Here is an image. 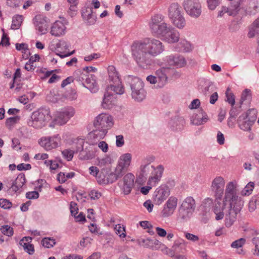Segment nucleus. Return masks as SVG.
<instances>
[{
	"instance_id": "nucleus-14",
	"label": "nucleus",
	"mask_w": 259,
	"mask_h": 259,
	"mask_svg": "<svg viewBox=\"0 0 259 259\" xmlns=\"http://www.w3.org/2000/svg\"><path fill=\"white\" fill-rule=\"evenodd\" d=\"M170 194V190L166 186L157 188L153 194V200L156 205H160Z\"/></svg>"
},
{
	"instance_id": "nucleus-22",
	"label": "nucleus",
	"mask_w": 259,
	"mask_h": 259,
	"mask_svg": "<svg viewBox=\"0 0 259 259\" xmlns=\"http://www.w3.org/2000/svg\"><path fill=\"white\" fill-rule=\"evenodd\" d=\"M84 83L85 86L83 87L89 90L91 92L95 93L98 91L99 87L97 82V77L95 75L88 74L85 78Z\"/></svg>"
},
{
	"instance_id": "nucleus-17",
	"label": "nucleus",
	"mask_w": 259,
	"mask_h": 259,
	"mask_svg": "<svg viewBox=\"0 0 259 259\" xmlns=\"http://www.w3.org/2000/svg\"><path fill=\"white\" fill-rule=\"evenodd\" d=\"M163 60L167 65L175 66L177 68L184 67L186 64L185 58L178 55L166 56Z\"/></svg>"
},
{
	"instance_id": "nucleus-41",
	"label": "nucleus",
	"mask_w": 259,
	"mask_h": 259,
	"mask_svg": "<svg viewBox=\"0 0 259 259\" xmlns=\"http://www.w3.org/2000/svg\"><path fill=\"white\" fill-rule=\"evenodd\" d=\"M41 244L45 247L50 248L53 247L56 244L55 240L51 237H46L42 239Z\"/></svg>"
},
{
	"instance_id": "nucleus-8",
	"label": "nucleus",
	"mask_w": 259,
	"mask_h": 259,
	"mask_svg": "<svg viewBox=\"0 0 259 259\" xmlns=\"http://www.w3.org/2000/svg\"><path fill=\"white\" fill-rule=\"evenodd\" d=\"M109 84L108 87L115 89V94L122 95L124 92V89L119 78V75L115 67L111 65L108 67Z\"/></svg>"
},
{
	"instance_id": "nucleus-26",
	"label": "nucleus",
	"mask_w": 259,
	"mask_h": 259,
	"mask_svg": "<svg viewBox=\"0 0 259 259\" xmlns=\"http://www.w3.org/2000/svg\"><path fill=\"white\" fill-rule=\"evenodd\" d=\"M66 27L64 24L60 21H56L51 27V34L55 36H60L65 33Z\"/></svg>"
},
{
	"instance_id": "nucleus-50",
	"label": "nucleus",
	"mask_w": 259,
	"mask_h": 259,
	"mask_svg": "<svg viewBox=\"0 0 259 259\" xmlns=\"http://www.w3.org/2000/svg\"><path fill=\"white\" fill-rule=\"evenodd\" d=\"M226 96L227 98L226 101L231 105V106H233L235 103V97L229 88L227 89L226 92Z\"/></svg>"
},
{
	"instance_id": "nucleus-56",
	"label": "nucleus",
	"mask_w": 259,
	"mask_h": 259,
	"mask_svg": "<svg viewBox=\"0 0 259 259\" xmlns=\"http://www.w3.org/2000/svg\"><path fill=\"white\" fill-rule=\"evenodd\" d=\"M251 98V91L249 89H245L243 91L241 95V101L243 102L247 99H250Z\"/></svg>"
},
{
	"instance_id": "nucleus-61",
	"label": "nucleus",
	"mask_w": 259,
	"mask_h": 259,
	"mask_svg": "<svg viewBox=\"0 0 259 259\" xmlns=\"http://www.w3.org/2000/svg\"><path fill=\"white\" fill-rule=\"evenodd\" d=\"M10 42H9V38L7 36L6 34H5L4 32L3 33L1 41L0 42V45H2L3 46H9L10 45Z\"/></svg>"
},
{
	"instance_id": "nucleus-64",
	"label": "nucleus",
	"mask_w": 259,
	"mask_h": 259,
	"mask_svg": "<svg viewBox=\"0 0 259 259\" xmlns=\"http://www.w3.org/2000/svg\"><path fill=\"white\" fill-rule=\"evenodd\" d=\"M185 235V237L188 240L192 241L193 242H196L199 240V237L198 236L191 234V233H186Z\"/></svg>"
},
{
	"instance_id": "nucleus-28",
	"label": "nucleus",
	"mask_w": 259,
	"mask_h": 259,
	"mask_svg": "<svg viewBox=\"0 0 259 259\" xmlns=\"http://www.w3.org/2000/svg\"><path fill=\"white\" fill-rule=\"evenodd\" d=\"M238 122L239 126L241 130L249 132L251 131V126L254 123L247 118V116H244L243 115L239 116Z\"/></svg>"
},
{
	"instance_id": "nucleus-10",
	"label": "nucleus",
	"mask_w": 259,
	"mask_h": 259,
	"mask_svg": "<svg viewBox=\"0 0 259 259\" xmlns=\"http://www.w3.org/2000/svg\"><path fill=\"white\" fill-rule=\"evenodd\" d=\"M186 12L191 17L197 18L201 13V6L198 0H184L183 3Z\"/></svg>"
},
{
	"instance_id": "nucleus-32",
	"label": "nucleus",
	"mask_w": 259,
	"mask_h": 259,
	"mask_svg": "<svg viewBox=\"0 0 259 259\" xmlns=\"http://www.w3.org/2000/svg\"><path fill=\"white\" fill-rule=\"evenodd\" d=\"M193 213V212L180 206L178 212V219L182 222H187L190 219Z\"/></svg>"
},
{
	"instance_id": "nucleus-31",
	"label": "nucleus",
	"mask_w": 259,
	"mask_h": 259,
	"mask_svg": "<svg viewBox=\"0 0 259 259\" xmlns=\"http://www.w3.org/2000/svg\"><path fill=\"white\" fill-rule=\"evenodd\" d=\"M180 207L194 212L196 207L195 201L192 197H187L183 201Z\"/></svg>"
},
{
	"instance_id": "nucleus-5",
	"label": "nucleus",
	"mask_w": 259,
	"mask_h": 259,
	"mask_svg": "<svg viewBox=\"0 0 259 259\" xmlns=\"http://www.w3.org/2000/svg\"><path fill=\"white\" fill-rule=\"evenodd\" d=\"M125 81L130 87L131 96L133 99L141 102L145 98L146 93L144 89V83L140 78L128 75L126 77Z\"/></svg>"
},
{
	"instance_id": "nucleus-23",
	"label": "nucleus",
	"mask_w": 259,
	"mask_h": 259,
	"mask_svg": "<svg viewBox=\"0 0 259 259\" xmlns=\"http://www.w3.org/2000/svg\"><path fill=\"white\" fill-rule=\"evenodd\" d=\"M26 183L25 176L23 174L18 175L16 179L13 182L10 189L14 193H20L22 187Z\"/></svg>"
},
{
	"instance_id": "nucleus-35",
	"label": "nucleus",
	"mask_w": 259,
	"mask_h": 259,
	"mask_svg": "<svg viewBox=\"0 0 259 259\" xmlns=\"http://www.w3.org/2000/svg\"><path fill=\"white\" fill-rule=\"evenodd\" d=\"M175 50L178 52H189L192 50L191 44L185 39H182L177 45Z\"/></svg>"
},
{
	"instance_id": "nucleus-63",
	"label": "nucleus",
	"mask_w": 259,
	"mask_h": 259,
	"mask_svg": "<svg viewBox=\"0 0 259 259\" xmlns=\"http://www.w3.org/2000/svg\"><path fill=\"white\" fill-rule=\"evenodd\" d=\"M76 5L77 4H71L68 10V13L71 17L76 15V12L77 11Z\"/></svg>"
},
{
	"instance_id": "nucleus-52",
	"label": "nucleus",
	"mask_w": 259,
	"mask_h": 259,
	"mask_svg": "<svg viewBox=\"0 0 259 259\" xmlns=\"http://www.w3.org/2000/svg\"><path fill=\"white\" fill-rule=\"evenodd\" d=\"M20 119V116H16L7 118L6 121V125L7 126H12L17 123Z\"/></svg>"
},
{
	"instance_id": "nucleus-4",
	"label": "nucleus",
	"mask_w": 259,
	"mask_h": 259,
	"mask_svg": "<svg viewBox=\"0 0 259 259\" xmlns=\"http://www.w3.org/2000/svg\"><path fill=\"white\" fill-rule=\"evenodd\" d=\"M51 118L49 108L41 107L32 113L27 124L36 129L45 126Z\"/></svg>"
},
{
	"instance_id": "nucleus-40",
	"label": "nucleus",
	"mask_w": 259,
	"mask_h": 259,
	"mask_svg": "<svg viewBox=\"0 0 259 259\" xmlns=\"http://www.w3.org/2000/svg\"><path fill=\"white\" fill-rule=\"evenodd\" d=\"M20 245L23 246L24 251L29 255H32L34 253V247L32 244L24 243L23 242V240H20Z\"/></svg>"
},
{
	"instance_id": "nucleus-54",
	"label": "nucleus",
	"mask_w": 259,
	"mask_h": 259,
	"mask_svg": "<svg viewBox=\"0 0 259 259\" xmlns=\"http://www.w3.org/2000/svg\"><path fill=\"white\" fill-rule=\"evenodd\" d=\"M114 229L116 234L118 235L120 237L124 238L125 237V231L124 227H121L120 225L118 224L115 226Z\"/></svg>"
},
{
	"instance_id": "nucleus-30",
	"label": "nucleus",
	"mask_w": 259,
	"mask_h": 259,
	"mask_svg": "<svg viewBox=\"0 0 259 259\" xmlns=\"http://www.w3.org/2000/svg\"><path fill=\"white\" fill-rule=\"evenodd\" d=\"M259 35V17L248 27L247 36L252 38Z\"/></svg>"
},
{
	"instance_id": "nucleus-58",
	"label": "nucleus",
	"mask_w": 259,
	"mask_h": 259,
	"mask_svg": "<svg viewBox=\"0 0 259 259\" xmlns=\"http://www.w3.org/2000/svg\"><path fill=\"white\" fill-rule=\"evenodd\" d=\"M56 47L58 49H60L61 50H67L68 49L69 46L66 41L64 40H60L57 44Z\"/></svg>"
},
{
	"instance_id": "nucleus-24",
	"label": "nucleus",
	"mask_w": 259,
	"mask_h": 259,
	"mask_svg": "<svg viewBox=\"0 0 259 259\" xmlns=\"http://www.w3.org/2000/svg\"><path fill=\"white\" fill-rule=\"evenodd\" d=\"M208 120L206 113L202 109L198 111V113L194 114L191 121L192 124L199 125L206 123Z\"/></svg>"
},
{
	"instance_id": "nucleus-42",
	"label": "nucleus",
	"mask_w": 259,
	"mask_h": 259,
	"mask_svg": "<svg viewBox=\"0 0 259 259\" xmlns=\"http://www.w3.org/2000/svg\"><path fill=\"white\" fill-rule=\"evenodd\" d=\"M153 166H150L149 165V163L145 164H142L141 166L140 169H141V174L140 176L142 177H145L147 176L149 173V172L154 168Z\"/></svg>"
},
{
	"instance_id": "nucleus-57",
	"label": "nucleus",
	"mask_w": 259,
	"mask_h": 259,
	"mask_svg": "<svg viewBox=\"0 0 259 259\" xmlns=\"http://www.w3.org/2000/svg\"><path fill=\"white\" fill-rule=\"evenodd\" d=\"M208 7L210 10H213L219 4V0H207Z\"/></svg>"
},
{
	"instance_id": "nucleus-3",
	"label": "nucleus",
	"mask_w": 259,
	"mask_h": 259,
	"mask_svg": "<svg viewBox=\"0 0 259 259\" xmlns=\"http://www.w3.org/2000/svg\"><path fill=\"white\" fill-rule=\"evenodd\" d=\"M243 203L240 202L237 203L229 202L227 203L224 207L220 208V213L223 214V217L221 219L218 218L219 215L214 211V206H213V212L215 214V220H220L224 218L225 210V225L227 227H231L236 221L237 214L242 209Z\"/></svg>"
},
{
	"instance_id": "nucleus-2",
	"label": "nucleus",
	"mask_w": 259,
	"mask_h": 259,
	"mask_svg": "<svg viewBox=\"0 0 259 259\" xmlns=\"http://www.w3.org/2000/svg\"><path fill=\"white\" fill-rule=\"evenodd\" d=\"M237 187L238 185L236 181L229 182L227 184L225 191V196L223 201L221 202V198L218 202H215L214 204V211L219 214L218 218L221 219L222 218L223 214L220 213V208L224 207L227 203H238L239 202L243 203L237 195Z\"/></svg>"
},
{
	"instance_id": "nucleus-45",
	"label": "nucleus",
	"mask_w": 259,
	"mask_h": 259,
	"mask_svg": "<svg viewBox=\"0 0 259 259\" xmlns=\"http://www.w3.org/2000/svg\"><path fill=\"white\" fill-rule=\"evenodd\" d=\"M244 116H247L250 120L252 121L254 123L256 119V110L254 109H251L248 110L245 114H243Z\"/></svg>"
},
{
	"instance_id": "nucleus-51",
	"label": "nucleus",
	"mask_w": 259,
	"mask_h": 259,
	"mask_svg": "<svg viewBox=\"0 0 259 259\" xmlns=\"http://www.w3.org/2000/svg\"><path fill=\"white\" fill-rule=\"evenodd\" d=\"M127 169L117 164L114 170L115 175L120 178L126 172Z\"/></svg>"
},
{
	"instance_id": "nucleus-59",
	"label": "nucleus",
	"mask_w": 259,
	"mask_h": 259,
	"mask_svg": "<svg viewBox=\"0 0 259 259\" xmlns=\"http://www.w3.org/2000/svg\"><path fill=\"white\" fill-rule=\"evenodd\" d=\"M91 199L96 200L99 199L101 196V194L97 190H93L89 194Z\"/></svg>"
},
{
	"instance_id": "nucleus-13",
	"label": "nucleus",
	"mask_w": 259,
	"mask_h": 259,
	"mask_svg": "<svg viewBox=\"0 0 259 259\" xmlns=\"http://www.w3.org/2000/svg\"><path fill=\"white\" fill-rule=\"evenodd\" d=\"M178 198L175 196H170L161 211V217L165 218L171 216L175 212L178 204Z\"/></svg>"
},
{
	"instance_id": "nucleus-37",
	"label": "nucleus",
	"mask_w": 259,
	"mask_h": 259,
	"mask_svg": "<svg viewBox=\"0 0 259 259\" xmlns=\"http://www.w3.org/2000/svg\"><path fill=\"white\" fill-rule=\"evenodd\" d=\"M173 24L179 29H183L186 25V20L182 14L171 19Z\"/></svg>"
},
{
	"instance_id": "nucleus-62",
	"label": "nucleus",
	"mask_w": 259,
	"mask_h": 259,
	"mask_svg": "<svg viewBox=\"0 0 259 259\" xmlns=\"http://www.w3.org/2000/svg\"><path fill=\"white\" fill-rule=\"evenodd\" d=\"M252 243L255 245V248L253 254L255 255H259V247L257 244V241L259 242V238H253L252 239Z\"/></svg>"
},
{
	"instance_id": "nucleus-44",
	"label": "nucleus",
	"mask_w": 259,
	"mask_h": 259,
	"mask_svg": "<svg viewBox=\"0 0 259 259\" xmlns=\"http://www.w3.org/2000/svg\"><path fill=\"white\" fill-rule=\"evenodd\" d=\"M36 29L41 34H45L47 30V24L46 22L36 21L35 23Z\"/></svg>"
},
{
	"instance_id": "nucleus-7",
	"label": "nucleus",
	"mask_w": 259,
	"mask_h": 259,
	"mask_svg": "<svg viewBox=\"0 0 259 259\" xmlns=\"http://www.w3.org/2000/svg\"><path fill=\"white\" fill-rule=\"evenodd\" d=\"M152 33L158 37H162L170 27L164 21V17L160 14H157L151 18L149 24Z\"/></svg>"
},
{
	"instance_id": "nucleus-55",
	"label": "nucleus",
	"mask_w": 259,
	"mask_h": 259,
	"mask_svg": "<svg viewBox=\"0 0 259 259\" xmlns=\"http://www.w3.org/2000/svg\"><path fill=\"white\" fill-rule=\"evenodd\" d=\"M12 203L6 199H0V207L4 209H10L12 207Z\"/></svg>"
},
{
	"instance_id": "nucleus-27",
	"label": "nucleus",
	"mask_w": 259,
	"mask_h": 259,
	"mask_svg": "<svg viewBox=\"0 0 259 259\" xmlns=\"http://www.w3.org/2000/svg\"><path fill=\"white\" fill-rule=\"evenodd\" d=\"M95 148L90 145L79 153V159L83 160L92 159L95 157Z\"/></svg>"
},
{
	"instance_id": "nucleus-1",
	"label": "nucleus",
	"mask_w": 259,
	"mask_h": 259,
	"mask_svg": "<svg viewBox=\"0 0 259 259\" xmlns=\"http://www.w3.org/2000/svg\"><path fill=\"white\" fill-rule=\"evenodd\" d=\"M164 51L162 42L153 38H146L134 41L131 47L132 57L139 67L147 69L153 63L152 57Z\"/></svg>"
},
{
	"instance_id": "nucleus-48",
	"label": "nucleus",
	"mask_w": 259,
	"mask_h": 259,
	"mask_svg": "<svg viewBox=\"0 0 259 259\" xmlns=\"http://www.w3.org/2000/svg\"><path fill=\"white\" fill-rule=\"evenodd\" d=\"M182 248V244L179 242H175L174 245L171 247V250L169 253L170 256H174V254L180 252V249Z\"/></svg>"
},
{
	"instance_id": "nucleus-38",
	"label": "nucleus",
	"mask_w": 259,
	"mask_h": 259,
	"mask_svg": "<svg viewBox=\"0 0 259 259\" xmlns=\"http://www.w3.org/2000/svg\"><path fill=\"white\" fill-rule=\"evenodd\" d=\"M84 143V141L83 139L77 138L73 144L72 147L73 150H74L75 153L81 152L83 149Z\"/></svg>"
},
{
	"instance_id": "nucleus-33",
	"label": "nucleus",
	"mask_w": 259,
	"mask_h": 259,
	"mask_svg": "<svg viewBox=\"0 0 259 259\" xmlns=\"http://www.w3.org/2000/svg\"><path fill=\"white\" fill-rule=\"evenodd\" d=\"M181 14V7L178 3L171 4L168 8V17L171 20L176 17L179 16Z\"/></svg>"
},
{
	"instance_id": "nucleus-9",
	"label": "nucleus",
	"mask_w": 259,
	"mask_h": 259,
	"mask_svg": "<svg viewBox=\"0 0 259 259\" xmlns=\"http://www.w3.org/2000/svg\"><path fill=\"white\" fill-rule=\"evenodd\" d=\"M75 110L71 107H67L57 111L54 114L53 121L58 125L65 124L74 115Z\"/></svg>"
},
{
	"instance_id": "nucleus-18",
	"label": "nucleus",
	"mask_w": 259,
	"mask_h": 259,
	"mask_svg": "<svg viewBox=\"0 0 259 259\" xmlns=\"http://www.w3.org/2000/svg\"><path fill=\"white\" fill-rule=\"evenodd\" d=\"M138 244L145 248H148L153 250L159 249L162 245L161 243L155 239L149 238H140L137 240Z\"/></svg>"
},
{
	"instance_id": "nucleus-6",
	"label": "nucleus",
	"mask_w": 259,
	"mask_h": 259,
	"mask_svg": "<svg viewBox=\"0 0 259 259\" xmlns=\"http://www.w3.org/2000/svg\"><path fill=\"white\" fill-rule=\"evenodd\" d=\"M174 71L169 67H162L157 70L154 75H150L146 80L150 83L154 84L157 88H163L167 82L168 77Z\"/></svg>"
},
{
	"instance_id": "nucleus-47",
	"label": "nucleus",
	"mask_w": 259,
	"mask_h": 259,
	"mask_svg": "<svg viewBox=\"0 0 259 259\" xmlns=\"http://www.w3.org/2000/svg\"><path fill=\"white\" fill-rule=\"evenodd\" d=\"M245 242L246 240L244 238H240L233 241L231 244V247L236 249L241 248L244 245Z\"/></svg>"
},
{
	"instance_id": "nucleus-34",
	"label": "nucleus",
	"mask_w": 259,
	"mask_h": 259,
	"mask_svg": "<svg viewBox=\"0 0 259 259\" xmlns=\"http://www.w3.org/2000/svg\"><path fill=\"white\" fill-rule=\"evenodd\" d=\"M132 161V154L125 153L122 154L119 158L118 164L127 169Z\"/></svg>"
},
{
	"instance_id": "nucleus-11",
	"label": "nucleus",
	"mask_w": 259,
	"mask_h": 259,
	"mask_svg": "<svg viewBox=\"0 0 259 259\" xmlns=\"http://www.w3.org/2000/svg\"><path fill=\"white\" fill-rule=\"evenodd\" d=\"M95 128L106 129L108 131L113 125L112 117L106 113L99 114L94 122Z\"/></svg>"
},
{
	"instance_id": "nucleus-49",
	"label": "nucleus",
	"mask_w": 259,
	"mask_h": 259,
	"mask_svg": "<svg viewBox=\"0 0 259 259\" xmlns=\"http://www.w3.org/2000/svg\"><path fill=\"white\" fill-rule=\"evenodd\" d=\"M1 231L5 235L11 236L14 234L13 229L9 225H4L2 226Z\"/></svg>"
},
{
	"instance_id": "nucleus-29",
	"label": "nucleus",
	"mask_w": 259,
	"mask_h": 259,
	"mask_svg": "<svg viewBox=\"0 0 259 259\" xmlns=\"http://www.w3.org/2000/svg\"><path fill=\"white\" fill-rule=\"evenodd\" d=\"M118 179V178L115 175L114 172L110 173L107 176H102L101 174H100L98 178V182L100 184H111L116 181Z\"/></svg>"
},
{
	"instance_id": "nucleus-21",
	"label": "nucleus",
	"mask_w": 259,
	"mask_h": 259,
	"mask_svg": "<svg viewBox=\"0 0 259 259\" xmlns=\"http://www.w3.org/2000/svg\"><path fill=\"white\" fill-rule=\"evenodd\" d=\"M107 133L106 129L95 128L92 132L89 134V138L91 140L92 144H94L103 139Z\"/></svg>"
},
{
	"instance_id": "nucleus-19",
	"label": "nucleus",
	"mask_w": 259,
	"mask_h": 259,
	"mask_svg": "<svg viewBox=\"0 0 259 259\" xmlns=\"http://www.w3.org/2000/svg\"><path fill=\"white\" fill-rule=\"evenodd\" d=\"M163 36L162 39L168 44H174L180 39V33L178 30L170 26Z\"/></svg>"
},
{
	"instance_id": "nucleus-20",
	"label": "nucleus",
	"mask_w": 259,
	"mask_h": 259,
	"mask_svg": "<svg viewBox=\"0 0 259 259\" xmlns=\"http://www.w3.org/2000/svg\"><path fill=\"white\" fill-rule=\"evenodd\" d=\"M152 176L150 177L148 181V185L154 186L159 181L162 177L164 168L161 165H159L153 169Z\"/></svg>"
},
{
	"instance_id": "nucleus-39",
	"label": "nucleus",
	"mask_w": 259,
	"mask_h": 259,
	"mask_svg": "<svg viewBox=\"0 0 259 259\" xmlns=\"http://www.w3.org/2000/svg\"><path fill=\"white\" fill-rule=\"evenodd\" d=\"M23 21V16L17 15L13 18L11 28L15 30L18 29L21 26Z\"/></svg>"
},
{
	"instance_id": "nucleus-60",
	"label": "nucleus",
	"mask_w": 259,
	"mask_h": 259,
	"mask_svg": "<svg viewBox=\"0 0 259 259\" xmlns=\"http://www.w3.org/2000/svg\"><path fill=\"white\" fill-rule=\"evenodd\" d=\"M26 197L29 199H37L39 197V193L37 191H31L27 192Z\"/></svg>"
},
{
	"instance_id": "nucleus-43",
	"label": "nucleus",
	"mask_w": 259,
	"mask_h": 259,
	"mask_svg": "<svg viewBox=\"0 0 259 259\" xmlns=\"http://www.w3.org/2000/svg\"><path fill=\"white\" fill-rule=\"evenodd\" d=\"M254 188V183L252 182H249L241 191L242 195H250Z\"/></svg>"
},
{
	"instance_id": "nucleus-12",
	"label": "nucleus",
	"mask_w": 259,
	"mask_h": 259,
	"mask_svg": "<svg viewBox=\"0 0 259 259\" xmlns=\"http://www.w3.org/2000/svg\"><path fill=\"white\" fill-rule=\"evenodd\" d=\"M225 184L224 178L221 176L215 177L212 181L211 189L214 193L215 197L214 204L215 202H218L219 200L222 198L224 193Z\"/></svg>"
},
{
	"instance_id": "nucleus-16",
	"label": "nucleus",
	"mask_w": 259,
	"mask_h": 259,
	"mask_svg": "<svg viewBox=\"0 0 259 259\" xmlns=\"http://www.w3.org/2000/svg\"><path fill=\"white\" fill-rule=\"evenodd\" d=\"M58 135L52 137H43L39 141L40 145L47 150L56 148L58 146Z\"/></svg>"
},
{
	"instance_id": "nucleus-46",
	"label": "nucleus",
	"mask_w": 259,
	"mask_h": 259,
	"mask_svg": "<svg viewBox=\"0 0 259 259\" xmlns=\"http://www.w3.org/2000/svg\"><path fill=\"white\" fill-rule=\"evenodd\" d=\"M24 0H7V5L13 8H17L21 6Z\"/></svg>"
},
{
	"instance_id": "nucleus-15",
	"label": "nucleus",
	"mask_w": 259,
	"mask_h": 259,
	"mask_svg": "<svg viewBox=\"0 0 259 259\" xmlns=\"http://www.w3.org/2000/svg\"><path fill=\"white\" fill-rule=\"evenodd\" d=\"M115 89L107 87L106 92L104 94V98L102 103V106L104 109H110L116 103V99L114 95L111 93L113 91L115 93Z\"/></svg>"
},
{
	"instance_id": "nucleus-53",
	"label": "nucleus",
	"mask_w": 259,
	"mask_h": 259,
	"mask_svg": "<svg viewBox=\"0 0 259 259\" xmlns=\"http://www.w3.org/2000/svg\"><path fill=\"white\" fill-rule=\"evenodd\" d=\"M75 151L73 150L65 149L62 152L63 156L68 160H72Z\"/></svg>"
},
{
	"instance_id": "nucleus-25",
	"label": "nucleus",
	"mask_w": 259,
	"mask_h": 259,
	"mask_svg": "<svg viewBox=\"0 0 259 259\" xmlns=\"http://www.w3.org/2000/svg\"><path fill=\"white\" fill-rule=\"evenodd\" d=\"M135 176L132 173H128L123 177V190L125 195H128L134 185Z\"/></svg>"
},
{
	"instance_id": "nucleus-36",
	"label": "nucleus",
	"mask_w": 259,
	"mask_h": 259,
	"mask_svg": "<svg viewBox=\"0 0 259 259\" xmlns=\"http://www.w3.org/2000/svg\"><path fill=\"white\" fill-rule=\"evenodd\" d=\"M89 73H85L82 70H78L73 73L74 80L78 82L82 86H85V80Z\"/></svg>"
}]
</instances>
